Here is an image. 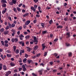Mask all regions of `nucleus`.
<instances>
[{
    "instance_id": "54",
    "label": "nucleus",
    "mask_w": 76,
    "mask_h": 76,
    "mask_svg": "<svg viewBox=\"0 0 76 76\" xmlns=\"http://www.w3.org/2000/svg\"><path fill=\"white\" fill-rule=\"evenodd\" d=\"M22 12L23 13H25V12H26V10L24 9H23L22 10Z\"/></svg>"
},
{
    "instance_id": "27",
    "label": "nucleus",
    "mask_w": 76,
    "mask_h": 76,
    "mask_svg": "<svg viewBox=\"0 0 76 76\" xmlns=\"http://www.w3.org/2000/svg\"><path fill=\"white\" fill-rule=\"evenodd\" d=\"M15 24L14 23H13L11 25V27L14 28V27H15Z\"/></svg>"
},
{
    "instance_id": "19",
    "label": "nucleus",
    "mask_w": 76,
    "mask_h": 76,
    "mask_svg": "<svg viewBox=\"0 0 76 76\" xmlns=\"http://www.w3.org/2000/svg\"><path fill=\"white\" fill-rule=\"evenodd\" d=\"M63 26L59 25L57 26V28H63Z\"/></svg>"
},
{
    "instance_id": "51",
    "label": "nucleus",
    "mask_w": 76,
    "mask_h": 76,
    "mask_svg": "<svg viewBox=\"0 0 76 76\" xmlns=\"http://www.w3.org/2000/svg\"><path fill=\"white\" fill-rule=\"evenodd\" d=\"M19 37H22L23 38V37H24V36H23V35L21 34L20 36H19Z\"/></svg>"
},
{
    "instance_id": "37",
    "label": "nucleus",
    "mask_w": 76,
    "mask_h": 76,
    "mask_svg": "<svg viewBox=\"0 0 76 76\" xmlns=\"http://www.w3.org/2000/svg\"><path fill=\"white\" fill-rule=\"evenodd\" d=\"M0 31L1 32H3V31H4V28H1L0 30Z\"/></svg>"
},
{
    "instance_id": "21",
    "label": "nucleus",
    "mask_w": 76,
    "mask_h": 76,
    "mask_svg": "<svg viewBox=\"0 0 76 76\" xmlns=\"http://www.w3.org/2000/svg\"><path fill=\"white\" fill-rule=\"evenodd\" d=\"M30 37V36L29 35H27L25 37V38L26 39H28V38H29V37Z\"/></svg>"
},
{
    "instance_id": "52",
    "label": "nucleus",
    "mask_w": 76,
    "mask_h": 76,
    "mask_svg": "<svg viewBox=\"0 0 76 76\" xmlns=\"http://www.w3.org/2000/svg\"><path fill=\"white\" fill-rule=\"evenodd\" d=\"M57 71V69H54L53 70V73H55V72H56Z\"/></svg>"
},
{
    "instance_id": "64",
    "label": "nucleus",
    "mask_w": 76,
    "mask_h": 76,
    "mask_svg": "<svg viewBox=\"0 0 76 76\" xmlns=\"http://www.w3.org/2000/svg\"><path fill=\"white\" fill-rule=\"evenodd\" d=\"M53 37V34H50V38H52Z\"/></svg>"
},
{
    "instance_id": "43",
    "label": "nucleus",
    "mask_w": 76,
    "mask_h": 76,
    "mask_svg": "<svg viewBox=\"0 0 76 76\" xmlns=\"http://www.w3.org/2000/svg\"><path fill=\"white\" fill-rule=\"evenodd\" d=\"M4 42L5 44H7V43L9 42V41L8 40H6L4 41Z\"/></svg>"
},
{
    "instance_id": "9",
    "label": "nucleus",
    "mask_w": 76,
    "mask_h": 76,
    "mask_svg": "<svg viewBox=\"0 0 76 76\" xmlns=\"http://www.w3.org/2000/svg\"><path fill=\"white\" fill-rule=\"evenodd\" d=\"M1 3H7V1L6 0H1Z\"/></svg>"
},
{
    "instance_id": "48",
    "label": "nucleus",
    "mask_w": 76,
    "mask_h": 76,
    "mask_svg": "<svg viewBox=\"0 0 76 76\" xmlns=\"http://www.w3.org/2000/svg\"><path fill=\"white\" fill-rule=\"evenodd\" d=\"M20 52L21 53H24L25 51H24V50H20Z\"/></svg>"
},
{
    "instance_id": "14",
    "label": "nucleus",
    "mask_w": 76,
    "mask_h": 76,
    "mask_svg": "<svg viewBox=\"0 0 76 76\" xmlns=\"http://www.w3.org/2000/svg\"><path fill=\"white\" fill-rule=\"evenodd\" d=\"M7 10V8H5L4 10L2 11V14H4V13H5V12H6Z\"/></svg>"
},
{
    "instance_id": "20",
    "label": "nucleus",
    "mask_w": 76,
    "mask_h": 76,
    "mask_svg": "<svg viewBox=\"0 0 76 76\" xmlns=\"http://www.w3.org/2000/svg\"><path fill=\"white\" fill-rule=\"evenodd\" d=\"M17 9L18 12H20L21 11V9L19 7H17Z\"/></svg>"
},
{
    "instance_id": "16",
    "label": "nucleus",
    "mask_w": 76,
    "mask_h": 76,
    "mask_svg": "<svg viewBox=\"0 0 76 76\" xmlns=\"http://www.w3.org/2000/svg\"><path fill=\"white\" fill-rule=\"evenodd\" d=\"M27 60V59L26 58H25L23 60V63H26Z\"/></svg>"
},
{
    "instance_id": "3",
    "label": "nucleus",
    "mask_w": 76,
    "mask_h": 76,
    "mask_svg": "<svg viewBox=\"0 0 76 76\" xmlns=\"http://www.w3.org/2000/svg\"><path fill=\"white\" fill-rule=\"evenodd\" d=\"M30 22H31V21H30L27 20L26 21V22L25 23V25H28L30 23Z\"/></svg>"
},
{
    "instance_id": "15",
    "label": "nucleus",
    "mask_w": 76,
    "mask_h": 76,
    "mask_svg": "<svg viewBox=\"0 0 76 76\" xmlns=\"http://www.w3.org/2000/svg\"><path fill=\"white\" fill-rule=\"evenodd\" d=\"M12 1L13 4H15L16 3V0H12Z\"/></svg>"
},
{
    "instance_id": "57",
    "label": "nucleus",
    "mask_w": 76,
    "mask_h": 76,
    "mask_svg": "<svg viewBox=\"0 0 76 76\" xmlns=\"http://www.w3.org/2000/svg\"><path fill=\"white\" fill-rule=\"evenodd\" d=\"M29 15V13H27L26 14H25V16H27Z\"/></svg>"
},
{
    "instance_id": "24",
    "label": "nucleus",
    "mask_w": 76,
    "mask_h": 76,
    "mask_svg": "<svg viewBox=\"0 0 76 76\" xmlns=\"http://www.w3.org/2000/svg\"><path fill=\"white\" fill-rule=\"evenodd\" d=\"M22 26H20V27H18V29L19 30V31H20V30H22Z\"/></svg>"
},
{
    "instance_id": "18",
    "label": "nucleus",
    "mask_w": 76,
    "mask_h": 76,
    "mask_svg": "<svg viewBox=\"0 0 76 76\" xmlns=\"http://www.w3.org/2000/svg\"><path fill=\"white\" fill-rule=\"evenodd\" d=\"M7 23L8 25V26H9L10 28H11L12 24L10 23L9 22H8Z\"/></svg>"
},
{
    "instance_id": "53",
    "label": "nucleus",
    "mask_w": 76,
    "mask_h": 76,
    "mask_svg": "<svg viewBox=\"0 0 76 76\" xmlns=\"http://www.w3.org/2000/svg\"><path fill=\"white\" fill-rule=\"evenodd\" d=\"M25 57L26 58H28V55L27 54H25Z\"/></svg>"
},
{
    "instance_id": "44",
    "label": "nucleus",
    "mask_w": 76,
    "mask_h": 76,
    "mask_svg": "<svg viewBox=\"0 0 76 76\" xmlns=\"http://www.w3.org/2000/svg\"><path fill=\"white\" fill-rule=\"evenodd\" d=\"M27 51L28 52H30V51H31V48H28L27 50Z\"/></svg>"
},
{
    "instance_id": "46",
    "label": "nucleus",
    "mask_w": 76,
    "mask_h": 76,
    "mask_svg": "<svg viewBox=\"0 0 76 76\" xmlns=\"http://www.w3.org/2000/svg\"><path fill=\"white\" fill-rule=\"evenodd\" d=\"M49 64L51 65V66H53V61H51L49 63Z\"/></svg>"
},
{
    "instance_id": "39",
    "label": "nucleus",
    "mask_w": 76,
    "mask_h": 76,
    "mask_svg": "<svg viewBox=\"0 0 76 76\" xmlns=\"http://www.w3.org/2000/svg\"><path fill=\"white\" fill-rule=\"evenodd\" d=\"M13 10L14 11V12H17V10H16V8L14 7L13 9Z\"/></svg>"
},
{
    "instance_id": "61",
    "label": "nucleus",
    "mask_w": 76,
    "mask_h": 76,
    "mask_svg": "<svg viewBox=\"0 0 76 76\" xmlns=\"http://www.w3.org/2000/svg\"><path fill=\"white\" fill-rule=\"evenodd\" d=\"M33 22L34 23H37V20H34Z\"/></svg>"
},
{
    "instance_id": "34",
    "label": "nucleus",
    "mask_w": 76,
    "mask_h": 76,
    "mask_svg": "<svg viewBox=\"0 0 76 76\" xmlns=\"http://www.w3.org/2000/svg\"><path fill=\"white\" fill-rule=\"evenodd\" d=\"M19 63H21L22 61V59L21 58H19V60L18 61Z\"/></svg>"
},
{
    "instance_id": "45",
    "label": "nucleus",
    "mask_w": 76,
    "mask_h": 76,
    "mask_svg": "<svg viewBox=\"0 0 76 76\" xmlns=\"http://www.w3.org/2000/svg\"><path fill=\"white\" fill-rule=\"evenodd\" d=\"M11 41L12 42H15V38H12L11 39Z\"/></svg>"
},
{
    "instance_id": "31",
    "label": "nucleus",
    "mask_w": 76,
    "mask_h": 76,
    "mask_svg": "<svg viewBox=\"0 0 76 76\" xmlns=\"http://www.w3.org/2000/svg\"><path fill=\"white\" fill-rule=\"evenodd\" d=\"M0 57H1V58L3 60H4V57H3V54H1L0 56Z\"/></svg>"
},
{
    "instance_id": "41",
    "label": "nucleus",
    "mask_w": 76,
    "mask_h": 76,
    "mask_svg": "<svg viewBox=\"0 0 76 76\" xmlns=\"http://www.w3.org/2000/svg\"><path fill=\"white\" fill-rule=\"evenodd\" d=\"M11 31L12 32H16V31H15V30L13 28H12L11 30Z\"/></svg>"
},
{
    "instance_id": "62",
    "label": "nucleus",
    "mask_w": 76,
    "mask_h": 76,
    "mask_svg": "<svg viewBox=\"0 0 76 76\" xmlns=\"http://www.w3.org/2000/svg\"><path fill=\"white\" fill-rule=\"evenodd\" d=\"M47 52H45V54L44 55V56H47Z\"/></svg>"
},
{
    "instance_id": "17",
    "label": "nucleus",
    "mask_w": 76,
    "mask_h": 76,
    "mask_svg": "<svg viewBox=\"0 0 76 76\" xmlns=\"http://www.w3.org/2000/svg\"><path fill=\"white\" fill-rule=\"evenodd\" d=\"M10 66H12V67L13 66H15V64H14V63H13V62H11L10 63Z\"/></svg>"
},
{
    "instance_id": "49",
    "label": "nucleus",
    "mask_w": 76,
    "mask_h": 76,
    "mask_svg": "<svg viewBox=\"0 0 76 76\" xmlns=\"http://www.w3.org/2000/svg\"><path fill=\"white\" fill-rule=\"evenodd\" d=\"M34 8L36 10V9H37V7H38V5H34Z\"/></svg>"
},
{
    "instance_id": "22",
    "label": "nucleus",
    "mask_w": 76,
    "mask_h": 76,
    "mask_svg": "<svg viewBox=\"0 0 76 76\" xmlns=\"http://www.w3.org/2000/svg\"><path fill=\"white\" fill-rule=\"evenodd\" d=\"M13 48L14 51H15L16 50V46H13Z\"/></svg>"
},
{
    "instance_id": "40",
    "label": "nucleus",
    "mask_w": 76,
    "mask_h": 76,
    "mask_svg": "<svg viewBox=\"0 0 76 76\" xmlns=\"http://www.w3.org/2000/svg\"><path fill=\"white\" fill-rule=\"evenodd\" d=\"M7 56L8 57H11V56H12V55H11L10 54H7Z\"/></svg>"
},
{
    "instance_id": "11",
    "label": "nucleus",
    "mask_w": 76,
    "mask_h": 76,
    "mask_svg": "<svg viewBox=\"0 0 76 76\" xmlns=\"http://www.w3.org/2000/svg\"><path fill=\"white\" fill-rule=\"evenodd\" d=\"M3 69L5 71L7 70V67H6V65H5L3 66Z\"/></svg>"
},
{
    "instance_id": "38",
    "label": "nucleus",
    "mask_w": 76,
    "mask_h": 76,
    "mask_svg": "<svg viewBox=\"0 0 76 76\" xmlns=\"http://www.w3.org/2000/svg\"><path fill=\"white\" fill-rule=\"evenodd\" d=\"M10 28V27H9V26H7L6 28H5V29L6 30H7V29H9Z\"/></svg>"
},
{
    "instance_id": "36",
    "label": "nucleus",
    "mask_w": 76,
    "mask_h": 76,
    "mask_svg": "<svg viewBox=\"0 0 76 76\" xmlns=\"http://www.w3.org/2000/svg\"><path fill=\"white\" fill-rule=\"evenodd\" d=\"M38 48V46H36L35 47H34V49L35 50H37V49Z\"/></svg>"
},
{
    "instance_id": "13",
    "label": "nucleus",
    "mask_w": 76,
    "mask_h": 76,
    "mask_svg": "<svg viewBox=\"0 0 76 76\" xmlns=\"http://www.w3.org/2000/svg\"><path fill=\"white\" fill-rule=\"evenodd\" d=\"M22 67L23 68V71H25L26 70V69L25 68V66L24 65H23Z\"/></svg>"
},
{
    "instance_id": "59",
    "label": "nucleus",
    "mask_w": 76,
    "mask_h": 76,
    "mask_svg": "<svg viewBox=\"0 0 76 76\" xmlns=\"http://www.w3.org/2000/svg\"><path fill=\"white\" fill-rule=\"evenodd\" d=\"M23 4L22 3H21L19 4L18 5V7H20V6H22Z\"/></svg>"
},
{
    "instance_id": "42",
    "label": "nucleus",
    "mask_w": 76,
    "mask_h": 76,
    "mask_svg": "<svg viewBox=\"0 0 76 76\" xmlns=\"http://www.w3.org/2000/svg\"><path fill=\"white\" fill-rule=\"evenodd\" d=\"M16 32H12V37L14 36L15 35V33Z\"/></svg>"
},
{
    "instance_id": "28",
    "label": "nucleus",
    "mask_w": 76,
    "mask_h": 76,
    "mask_svg": "<svg viewBox=\"0 0 76 76\" xmlns=\"http://www.w3.org/2000/svg\"><path fill=\"white\" fill-rule=\"evenodd\" d=\"M1 42L2 45H3V46L4 45V41H2V40L1 41Z\"/></svg>"
},
{
    "instance_id": "1",
    "label": "nucleus",
    "mask_w": 76,
    "mask_h": 76,
    "mask_svg": "<svg viewBox=\"0 0 76 76\" xmlns=\"http://www.w3.org/2000/svg\"><path fill=\"white\" fill-rule=\"evenodd\" d=\"M34 40L33 41V42H35V44H37V43L38 42V40H37V37L35 36L34 37Z\"/></svg>"
},
{
    "instance_id": "23",
    "label": "nucleus",
    "mask_w": 76,
    "mask_h": 76,
    "mask_svg": "<svg viewBox=\"0 0 76 76\" xmlns=\"http://www.w3.org/2000/svg\"><path fill=\"white\" fill-rule=\"evenodd\" d=\"M53 20H51L50 21H49V23L51 25L52 23H53Z\"/></svg>"
},
{
    "instance_id": "63",
    "label": "nucleus",
    "mask_w": 76,
    "mask_h": 76,
    "mask_svg": "<svg viewBox=\"0 0 76 76\" xmlns=\"http://www.w3.org/2000/svg\"><path fill=\"white\" fill-rule=\"evenodd\" d=\"M66 45L67 47H68V46H70V44L67 43H66Z\"/></svg>"
},
{
    "instance_id": "12",
    "label": "nucleus",
    "mask_w": 76,
    "mask_h": 76,
    "mask_svg": "<svg viewBox=\"0 0 76 76\" xmlns=\"http://www.w3.org/2000/svg\"><path fill=\"white\" fill-rule=\"evenodd\" d=\"M66 35L67 37L68 38L69 37H70V33L69 32H68L66 34Z\"/></svg>"
},
{
    "instance_id": "2",
    "label": "nucleus",
    "mask_w": 76,
    "mask_h": 76,
    "mask_svg": "<svg viewBox=\"0 0 76 76\" xmlns=\"http://www.w3.org/2000/svg\"><path fill=\"white\" fill-rule=\"evenodd\" d=\"M5 76H9V75L11 73V71H9L7 72H6Z\"/></svg>"
},
{
    "instance_id": "47",
    "label": "nucleus",
    "mask_w": 76,
    "mask_h": 76,
    "mask_svg": "<svg viewBox=\"0 0 76 76\" xmlns=\"http://www.w3.org/2000/svg\"><path fill=\"white\" fill-rule=\"evenodd\" d=\"M35 3H37L39 1V0H33Z\"/></svg>"
},
{
    "instance_id": "4",
    "label": "nucleus",
    "mask_w": 76,
    "mask_h": 76,
    "mask_svg": "<svg viewBox=\"0 0 76 76\" xmlns=\"http://www.w3.org/2000/svg\"><path fill=\"white\" fill-rule=\"evenodd\" d=\"M22 42V44L21 45L22 47H23L25 45V43H24V42H22V41H20L19 42V43L20 45H21V43Z\"/></svg>"
},
{
    "instance_id": "30",
    "label": "nucleus",
    "mask_w": 76,
    "mask_h": 76,
    "mask_svg": "<svg viewBox=\"0 0 76 76\" xmlns=\"http://www.w3.org/2000/svg\"><path fill=\"white\" fill-rule=\"evenodd\" d=\"M15 53L16 54H18L19 53V50L18 49H17L15 51Z\"/></svg>"
},
{
    "instance_id": "7",
    "label": "nucleus",
    "mask_w": 76,
    "mask_h": 76,
    "mask_svg": "<svg viewBox=\"0 0 76 76\" xmlns=\"http://www.w3.org/2000/svg\"><path fill=\"white\" fill-rule=\"evenodd\" d=\"M9 34V31H6L4 32V35H7Z\"/></svg>"
},
{
    "instance_id": "33",
    "label": "nucleus",
    "mask_w": 76,
    "mask_h": 76,
    "mask_svg": "<svg viewBox=\"0 0 76 76\" xmlns=\"http://www.w3.org/2000/svg\"><path fill=\"white\" fill-rule=\"evenodd\" d=\"M15 42H18V39L17 38H15Z\"/></svg>"
},
{
    "instance_id": "8",
    "label": "nucleus",
    "mask_w": 76,
    "mask_h": 76,
    "mask_svg": "<svg viewBox=\"0 0 76 76\" xmlns=\"http://www.w3.org/2000/svg\"><path fill=\"white\" fill-rule=\"evenodd\" d=\"M27 63H28V64H30L31 63H32V61L31 60L28 59L27 60Z\"/></svg>"
},
{
    "instance_id": "60",
    "label": "nucleus",
    "mask_w": 76,
    "mask_h": 76,
    "mask_svg": "<svg viewBox=\"0 0 76 76\" xmlns=\"http://www.w3.org/2000/svg\"><path fill=\"white\" fill-rule=\"evenodd\" d=\"M9 4H10V5H12H12H13V3H12V1H11V2H10Z\"/></svg>"
},
{
    "instance_id": "5",
    "label": "nucleus",
    "mask_w": 76,
    "mask_h": 76,
    "mask_svg": "<svg viewBox=\"0 0 76 76\" xmlns=\"http://www.w3.org/2000/svg\"><path fill=\"white\" fill-rule=\"evenodd\" d=\"M31 10H33V12H35V11L36 10L35 8H34V7H31Z\"/></svg>"
},
{
    "instance_id": "25",
    "label": "nucleus",
    "mask_w": 76,
    "mask_h": 76,
    "mask_svg": "<svg viewBox=\"0 0 76 76\" xmlns=\"http://www.w3.org/2000/svg\"><path fill=\"white\" fill-rule=\"evenodd\" d=\"M2 6L3 7H6V4L4 3L2 4Z\"/></svg>"
},
{
    "instance_id": "56",
    "label": "nucleus",
    "mask_w": 76,
    "mask_h": 76,
    "mask_svg": "<svg viewBox=\"0 0 76 76\" xmlns=\"http://www.w3.org/2000/svg\"><path fill=\"white\" fill-rule=\"evenodd\" d=\"M32 75H33V76H37V75L34 73H32Z\"/></svg>"
},
{
    "instance_id": "6",
    "label": "nucleus",
    "mask_w": 76,
    "mask_h": 76,
    "mask_svg": "<svg viewBox=\"0 0 76 76\" xmlns=\"http://www.w3.org/2000/svg\"><path fill=\"white\" fill-rule=\"evenodd\" d=\"M42 50H44V49L46 47V46H45V44H43L42 45Z\"/></svg>"
},
{
    "instance_id": "29",
    "label": "nucleus",
    "mask_w": 76,
    "mask_h": 76,
    "mask_svg": "<svg viewBox=\"0 0 76 76\" xmlns=\"http://www.w3.org/2000/svg\"><path fill=\"white\" fill-rule=\"evenodd\" d=\"M4 45L5 47H8V46H9L8 44L7 43H5Z\"/></svg>"
},
{
    "instance_id": "50",
    "label": "nucleus",
    "mask_w": 76,
    "mask_h": 76,
    "mask_svg": "<svg viewBox=\"0 0 76 76\" xmlns=\"http://www.w3.org/2000/svg\"><path fill=\"white\" fill-rule=\"evenodd\" d=\"M39 72L40 73V75H41L42 74V70H40L39 71Z\"/></svg>"
},
{
    "instance_id": "35",
    "label": "nucleus",
    "mask_w": 76,
    "mask_h": 76,
    "mask_svg": "<svg viewBox=\"0 0 76 76\" xmlns=\"http://www.w3.org/2000/svg\"><path fill=\"white\" fill-rule=\"evenodd\" d=\"M72 53L71 52H69L68 53V55L69 57H71V56H72Z\"/></svg>"
},
{
    "instance_id": "32",
    "label": "nucleus",
    "mask_w": 76,
    "mask_h": 76,
    "mask_svg": "<svg viewBox=\"0 0 76 76\" xmlns=\"http://www.w3.org/2000/svg\"><path fill=\"white\" fill-rule=\"evenodd\" d=\"M41 26H42V28H44L45 26V24H44V23H41Z\"/></svg>"
},
{
    "instance_id": "55",
    "label": "nucleus",
    "mask_w": 76,
    "mask_h": 76,
    "mask_svg": "<svg viewBox=\"0 0 76 76\" xmlns=\"http://www.w3.org/2000/svg\"><path fill=\"white\" fill-rule=\"evenodd\" d=\"M40 66H42L43 67H44V64L43 63H42L41 64H40Z\"/></svg>"
},
{
    "instance_id": "58",
    "label": "nucleus",
    "mask_w": 76,
    "mask_h": 76,
    "mask_svg": "<svg viewBox=\"0 0 76 76\" xmlns=\"http://www.w3.org/2000/svg\"><path fill=\"white\" fill-rule=\"evenodd\" d=\"M8 18L10 20L12 21V18L10 17H9Z\"/></svg>"
},
{
    "instance_id": "26",
    "label": "nucleus",
    "mask_w": 76,
    "mask_h": 76,
    "mask_svg": "<svg viewBox=\"0 0 76 76\" xmlns=\"http://www.w3.org/2000/svg\"><path fill=\"white\" fill-rule=\"evenodd\" d=\"M47 31H42V34H46V33H47Z\"/></svg>"
},
{
    "instance_id": "10",
    "label": "nucleus",
    "mask_w": 76,
    "mask_h": 76,
    "mask_svg": "<svg viewBox=\"0 0 76 76\" xmlns=\"http://www.w3.org/2000/svg\"><path fill=\"white\" fill-rule=\"evenodd\" d=\"M38 9L40 13H42V11L41 10V7L38 6Z\"/></svg>"
}]
</instances>
